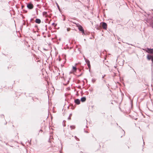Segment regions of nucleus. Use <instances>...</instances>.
<instances>
[{
    "instance_id": "obj_16",
    "label": "nucleus",
    "mask_w": 153,
    "mask_h": 153,
    "mask_svg": "<svg viewBox=\"0 0 153 153\" xmlns=\"http://www.w3.org/2000/svg\"><path fill=\"white\" fill-rule=\"evenodd\" d=\"M56 4H57V7L58 9L59 10L60 9V7H59V5H58V4H57V3H56Z\"/></svg>"
},
{
    "instance_id": "obj_5",
    "label": "nucleus",
    "mask_w": 153,
    "mask_h": 153,
    "mask_svg": "<svg viewBox=\"0 0 153 153\" xmlns=\"http://www.w3.org/2000/svg\"><path fill=\"white\" fill-rule=\"evenodd\" d=\"M74 102L76 104L79 105L80 103V101L79 99H77L74 100Z\"/></svg>"
},
{
    "instance_id": "obj_11",
    "label": "nucleus",
    "mask_w": 153,
    "mask_h": 153,
    "mask_svg": "<svg viewBox=\"0 0 153 153\" xmlns=\"http://www.w3.org/2000/svg\"><path fill=\"white\" fill-rule=\"evenodd\" d=\"M73 69L74 71H76V70L77 68L76 66L75 67L73 66Z\"/></svg>"
},
{
    "instance_id": "obj_7",
    "label": "nucleus",
    "mask_w": 153,
    "mask_h": 153,
    "mask_svg": "<svg viewBox=\"0 0 153 153\" xmlns=\"http://www.w3.org/2000/svg\"><path fill=\"white\" fill-rule=\"evenodd\" d=\"M35 22L37 24H40L41 22V21L40 19H36L35 20Z\"/></svg>"
},
{
    "instance_id": "obj_23",
    "label": "nucleus",
    "mask_w": 153,
    "mask_h": 153,
    "mask_svg": "<svg viewBox=\"0 0 153 153\" xmlns=\"http://www.w3.org/2000/svg\"><path fill=\"white\" fill-rule=\"evenodd\" d=\"M114 67L115 68H116V66H114Z\"/></svg>"
},
{
    "instance_id": "obj_21",
    "label": "nucleus",
    "mask_w": 153,
    "mask_h": 153,
    "mask_svg": "<svg viewBox=\"0 0 153 153\" xmlns=\"http://www.w3.org/2000/svg\"><path fill=\"white\" fill-rule=\"evenodd\" d=\"M70 28H68L67 29V30L68 31L69 30H70Z\"/></svg>"
},
{
    "instance_id": "obj_4",
    "label": "nucleus",
    "mask_w": 153,
    "mask_h": 153,
    "mask_svg": "<svg viewBox=\"0 0 153 153\" xmlns=\"http://www.w3.org/2000/svg\"><path fill=\"white\" fill-rule=\"evenodd\" d=\"M102 27L104 29L106 30L107 28V24L106 23L104 22H102Z\"/></svg>"
},
{
    "instance_id": "obj_3",
    "label": "nucleus",
    "mask_w": 153,
    "mask_h": 153,
    "mask_svg": "<svg viewBox=\"0 0 153 153\" xmlns=\"http://www.w3.org/2000/svg\"><path fill=\"white\" fill-rule=\"evenodd\" d=\"M146 51L149 53H153V49L147 48Z\"/></svg>"
},
{
    "instance_id": "obj_26",
    "label": "nucleus",
    "mask_w": 153,
    "mask_h": 153,
    "mask_svg": "<svg viewBox=\"0 0 153 153\" xmlns=\"http://www.w3.org/2000/svg\"><path fill=\"white\" fill-rule=\"evenodd\" d=\"M77 64H75V65H76Z\"/></svg>"
},
{
    "instance_id": "obj_25",
    "label": "nucleus",
    "mask_w": 153,
    "mask_h": 153,
    "mask_svg": "<svg viewBox=\"0 0 153 153\" xmlns=\"http://www.w3.org/2000/svg\"><path fill=\"white\" fill-rule=\"evenodd\" d=\"M143 144H144V142H143Z\"/></svg>"
},
{
    "instance_id": "obj_15",
    "label": "nucleus",
    "mask_w": 153,
    "mask_h": 153,
    "mask_svg": "<svg viewBox=\"0 0 153 153\" xmlns=\"http://www.w3.org/2000/svg\"><path fill=\"white\" fill-rule=\"evenodd\" d=\"M43 15H46L47 14V12H44L43 13Z\"/></svg>"
},
{
    "instance_id": "obj_17",
    "label": "nucleus",
    "mask_w": 153,
    "mask_h": 153,
    "mask_svg": "<svg viewBox=\"0 0 153 153\" xmlns=\"http://www.w3.org/2000/svg\"><path fill=\"white\" fill-rule=\"evenodd\" d=\"M95 81V80L94 79H92V82L93 83H94Z\"/></svg>"
},
{
    "instance_id": "obj_22",
    "label": "nucleus",
    "mask_w": 153,
    "mask_h": 153,
    "mask_svg": "<svg viewBox=\"0 0 153 153\" xmlns=\"http://www.w3.org/2000/svg\"><path fill=\"white\" fill-rule=\"evenodd\" d=\"M85 131V132H86V133H88V131Z\"/></svg>"
},
{
    "instance_id": "obj_12",
    "label": "nucleus",
    "mask_w": 153,
    "mask_h": 153,
    "mask_svg": "<svg viewBox=\"0 0 153 153\" xmlns=\"http://www.w3.org/2000/svg\"><path fill=\"white\" fill-rule=\"evenodd\" d=\"M72 115V114H70L69 117L68 118V119L70 120L71 119V117Z\"/></svg>"
},
{
    "instance_id": "obj_9",
    "label": "nucleus",
    "mask_w": 153,
    "mask_h": 153,
    "mask_svg": "<svg viewBox=\"0 0 153 153\" xmlns=\"http://www.w3.org/2000/svg\"><path fill=\"white\" fill-rule=\"evenodd\" d=\"M86 98L85 97H83L81 98V100L82 102H84L86 101Z\"/></svg>"
},
{
    "instance_id": "obj_2",
    "label": "nucleus",
    "mask_w": 153,
    "mask_h": 153,
    "mask_svg": "<svg viewBox=\"0 0 153 153\" xmlns=\"http://www.w3.org/2000/svg\"><path fill=\"white\" fill-rule=\"evenodd\" d=\"M78 29L80 31H81L82 32L83 34H84V31L83 28L80 25H79V26H78Z\"/></svg>"
},
{
    "instance_id": "obj_13",
    "label": "nucleus",
    "mask_w": 153,
    "mask_h": 153,
    "mask_svg": "<svg viewBox=\"0 0 153 153\" xmlns=\"http://www.w3.org/2000/svg\"><path fill=\"white\" fill-rule=\"evenodd\" d=\"M87 65H88V68H89V69L90 70V68H91V65H90V64H88Z\"/></svg>"
},
{
    "instance_id": "obj_14",
    "label": "nucleus",
    "mask_w": 153,
    "mask_h": 153,
    "mask_svg": "<svg viewBox=\"0 0 153 153\" xmlns=\"http://www.w3.org/2000/svg\"><path fill=\"white\" fill-rule=\"evenodd\" d=\"M52 25L54 27H55L56 26V24H55L54 23H52Z\"/></svg>"
},
{
    "instance_id": "obj_18",
    "label": "nucleus",
    "mask_w": 153,
    "mask_h": 153,
    "mask_svg": "<svg viewBox=\"0 0 153 153\" xmlns=\"http://www.w3.org/2000/svg\"><path fill=\"white\" fill-rule=\"evenodd\" d=\"M75 139L77 140H79V139L76 136H75Z\"/></svg>"
},
{
    "instance_id": "obj_6",
    "label": "nucleus",
    "mask_w": 153,
    "mask_h": 153,
    "mask_svg": "<svg viewBox=\"0 0 153 153\" xmlns=\"http://www.w3.org/2000/svg\"><path fill=\"white\" fill-rule=\"evenodd\" d=\"M147 58L149 60H150L151 59L152 61H153V56H152L151 55H148L147 56Z\"/></svg>"
},
{
    "instance_id": "obj_20",
    "label": "nucleus",
    "mask_w": 153,
    "mask_h": 153,
    "mask_svg": "<svg viewBox=\"0 0 153 153\" xmlns=\"http://www.w3.org/2000/svg\"><path fill=\"white\" fill-rule=\"evenodd\" d=\"M105 76V75H104L103 76H102V78H103Z\"/></svg>"
},
{
    "instance_id": "obj_24",
    "label": "nucleus",
    "mask_w": 153,
    "mask_h": 153,
    "mask_svg": "<svg viewBox=\"0 0 153 153\" xmlns=\"http://www.w3.org/2000/svg\"><path fill=\"white\" fill-rule=\"evenodd\" d=\"M25 22L24 23V25H25Z\"/></svg>"
},
{
    "instance_id": "obj_8",
    "label": "nucleus",
    "mask_w": 153,
    "mask_h": 153,
    "mask_svg": "<svg viewBox=\"0 0 153 153\" xmlns=\"http://www.w3.org/2000/svg\"><path fill=\"white\" fill-rule=\"evenodd\" d=\"M84 59L85 61V62L87 64H90V61H89V60L86 59L85 57L84 56Z\"/></svg>"
},
{
    "instance_id": "obj_19",
    "label": "nucleus",
    "mask_w": 153,
    "mask_h": 153,
    "mask_svg": "<svg viewBox=\"0 0 153 153\" xmlns=\"http://www.w3.org/2000/svg\"><path fill=\"white\" fill-rule=\"evenodd\" d=\"M151 25H152V28H153V21L152 24Z\"/></svg>"
},
{
    "instance_id": "obj_10",
    "label": "nucleus",
    "mask_w": 153,
    "mask_h": 153,
    "mask_svg": "<svg viewBox=\"0 0 153 153\" xmlns=\"http://www.w3.org/2000/svg\"><path fill=\"white\" fill-rule=\"evenodd\" d=\"M70 127L71 128V129H73L75 128V127L74 126H71Z\"/></svg>"
},
{
    "instance_id": "obj_1",
    "label": "nucleus",
    "mask_w": 153,
    "mask_h": 153,
    "mask_svg": "<svg viewBox=\"0 0 153 153\" xmlns=\"http://www.w3.org/2000/svg\"><path fill=\"white\" fill-rule=\"evenodd\" d=\"M27 7L29 9H32L33 8V5L31 3H29L27 4Z\"/></svg>"
}]
</instances>
